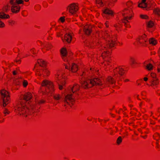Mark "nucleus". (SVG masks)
Listing matches in <instances>:
<instances>
[{
    "label": "nucleus",
    "mask_w": 160,
    "mask_h": 160,
    "mask_svg": "<svg viewBox=\"0 0 160 160\" xmlns=\"http://www.w3.org/2000/svg\"><path fill=\"white\" fill-rule=\"evenodd\" d=\"M40 89L43 95L52 94L54 92V86L52 82L47 80H43L41 84Z\"/></svg>",
    "instance_id": "f257e3e1"
},
{
    "label": "nucleus",
    "mask_w": 160,
    "mask_h": 160,
    "mask_svg": "<svg viewBox=\"0 0 160 160\" xmlns=\"http://www.w3.org/2000/svg\"><path fill=\"white\" fill-rule=\"evenodd\" d=\"M122 15L124 17V18L121 20L122 22L124 24L126 27L129 28L130 25L128 24L129 22L128 19H131L133 15L132 10L131 8H125L122 11Z\"/></svg>",
    "instance_id": "f03ea898"
},
{
    "label": "nucleus",
    "mask_w": 160,
    "mask_h": 160,
    "mask_svg": "<svg viewBox=\"0 0 160 160\" xmlns=\"http://www.w3.org/2000/svg\"><path fill=\"white\" fill-rule=\"evenodd\" d=\"M15 110L21 112V113H20V114H23L24 113L29 114L28 113L29 109L26 107V102L23 100H22L21 99H20V101L18 102L16 105Z\"/></svg>",
    "instance_id": "7ed1b4c3"
},
{
    "label": "nucleus",
    "mask_w": 160,
    "mask_h": 160,
    "mask_svg": "<svg viewBox=\"0 0 160 160\" xmlns=\"http://www.w3.org/2000/svg\"><path fill=\"white\" fill-rule=\"evenodd\" d=\"M0 94L2 100V106L5 107L10 102L9 93L5 89H2L0 90Z\"/></svg>",
    "instance_id": "20e7f679"
},
{
    "label": "nucleus",
    "mask_w": 160,
    "mask_h": 160,
    "mask_svg": "<svg viewBox=\"0 0 160 160\" xmlns=\"http://www.w3.org/2000/svg\"><path fill=\"white\" fill-rule=\"evenodd\" d=\"M148 40L147 36L145 34L139 36L136 39L138 44L142 46H147Z\"/></svg>",
    "instance_id": "39448f33"
},
{
    "label": "nucleus",
    "mask_w": 160,
    "mask_h": 160,
    "mask_svg": "<svg viewBox=\"0 0 160 160\" xmlns=\"http://www.w3.org/2000/svg\"><path fill=\"white\" fill-rule=\"evenodd\" d=\"M146 0H142L141 2L138 4V7L142 8H146V10H148L149 8L152 7V4L150 1L148 0L146 2Z\"/></svg>",
    "instance_id": "423d86ee"
},
{
    "label": "nucleus",
    "mask_w": 160,
    "mask_h": 160,
    "mask_svg": "<svg viewBox=\"0 0 160 160\" xmlns=\"http://www.w3.org/2000/svg\"><path fill=\"white\" fill-rule=\"evenodd\" d=\"M117 41V37L116 35H114L112 39L108 40L107 42L106 47L105 48H108L109 49L113 48L117 44L116 42Z\"/></svg>",
    "instance_id": "0eeeda50"
},
{
    "label": "nucleus",
    "mask_w": 160,
    "mask_h": 160,
    "mask_svg": "<svg viewBox=\"0 0 160 160\" xmlns=\"http://www.w3.org/2000/svg\"><path fill=\"white\" fill-rule=\"evenodd\" d=\"M16 0H10V3L12 5L11 8V12L13 13H18L20 10V7L18 5H16Z\"/></svg>",
    "instance_id": "6e6552de"
},
{
    "label": "nucleus",
    "mask_w": 160,
    "mask_h": 160,
    "mask_svg": "<svg viewBox=\"0 0 160 160\" xmlns=\"http://www.w3.org/2000/svg\"><path fill=\"white\" fill-rule=\"evenodd\" d=\"M76 3H73L68 7L69 8V12L72 14H73L76 13L78 10L79 7Z\"/></svg>",
    "instance_id": "1a4fd4ad"
},
{
    "label": "nucleus",
    "mask_w": 160,
    "mask_h": 160,
    "mask_svg": "<svg viewBox=\"0 0 160 160\" xmlns=\"http://www.w3.org/2000/svg\"><path fill=\"white\" fill-rule=\"evenodd\" d=\"M118 75L117 74H115L113 76H108L107 79V82L108 84L110 85H112L115 84L116 82V80L118 79Z\"/></svg>",
    "instance_id": "9d476101"
},
{
    "label": "nucleus",
    "mask_w": 160,
    "mask_h": 160,
    "mask_svg": "<svg viewBox=\"0 0 160 160\" xmlns=\"http://www.w3.org/2000/svg\"><path fill=\"white\" fill-rule=\"evenodd\" d=\"M32 97V94L29 92H28L24 94L23 95L21 96L20 98L22 100L25 101L26 102L27 101L31 99Z\"/></svg>",
    "instance_id": "9b49d317"
},
{
    "label": "nucleus",
    "mask_w": 160,
    "mask_h": 160,
    "mask_svg": "<svg viewBox=\"0 0 160 160\" xmlns=\"http://www.w3.org/2000/svg\"><path fill=\"white\" fill-rule=\"evenodd\" d=\"M92 27L89 24L85 25L83 28V31L85 34L89 35L92 32Z\"/></svg>",
    "instance_id": "f8f14e48"
},
{
    "label": "nucleus",
    "mask_w": 160,
    "mask_h": 160,
    "mask_svg": "<svg viewBox=\"0 0 160 160\" xmlns=\"http://www.w3.org/2000/svg\"><path fill=\"white\" fill-rule=\"evenodd\" d=\"M80 83L81 87L84 89H88L92 87V85L89 83V80L87 81H80Z\"/></svg>",
    "instance_id": "ddd939ff"
},
{
    "label": "nucleus",
    "mask_w": 160,
    "mask_h": 160,
    "mask_svg": "<svg viewBox=\"0 0 160 160\" xmlns=\"http://www.w3.org/2000/svg\"><path fill=\"white\" fill-rule=\"evenodd\" d=\"M89 83L92 84V87L95 85H101L102 84L101 80L98 78L89 80Z\"/></svg>",
    "instance_id": "4468645a"
},
{
    "label": "nucleus",
    "mask_w": 160,
    "mask_h": 160,
    "mask_svg": "<svg viewBox=\"0 0 160 160\" xmlns=\"http://www.w3.org/2000/svg\"><path fill=\"white\" fill-rule=\"evenodd\" d=\"M72 33L68 32L64 35V39H62L63 42H67L68 43H71L72 38Z\"/></svg>",
    "instance_id": "2eb2a0df"
},
{
    "label": "nucleus",
    "mask_w": 160,
    "mask_h": 160,
    "mask_svg": "<svg viewBox=\"0 0 160 160\" xmlns=\"http://www.w3.org/2000/svg\"><path fill=\"white\" fill-rule=\"evenodd\" d=\"M38 63L39 64V66H38V65H35L33 70H34L37 67H42V68H46L47 64L45 61L42 59H39L38 60Z\"/></svg>",
    "instance_id": "dca6fc26"
},
{
    "label": "nucleus",
    "mask_w": 160,
    "mask_h": 160,
    "mask_svg": "<svg viewBox=\"0 0 160 160\" xmlns=\"http://www.w3.org/2000/svg\"><path fill=\"white\" fill-rule=\"evenodd\" d=\"M103 14L108 15L112 17H113L114 16V12L112 10L108 8H106L102 10Z\"/></svg>",
    "instance_id": "f3484780"
},
{
    "label": "nucleus",
    "mask_w": 160,
    "mask_h": 160,
    "mask_svg": "<svg viewBox=\"0 0 160 160\" xmlns=\"http://www.w3.org/2000/svg\"><path fill=\"white\" fill-rule=\"evenodd\" d=\"M64 100H65V101L68 100V101L71 100L72 104V103H75V99L72 94L67 95L65 96Z\"/></svg>",
    "instance_id": "a211bd4d"
},
{
    "label": "nucleus",
    "mask_w": 160,
    "mask_h": 160,
    "mask_svg": "<svg viewBox=\"0 0 160 160\" xmlns=\"http://www.w3.org/2000/svg\"><path fill=\"white\" fill-rule=\"evenodd\" d=\"M37 69L36 70V75L37 76H42L43 68L41 67H37Z\"/></svg>",
    "instance_id": "6ab92c4d"
},
{
    "label": "nucleus",
    "mask_w": 160,
    "mask_h": 160,
    "mask_svg": "<svg viewBox=\"0 0 160 160\" xmlns=\"http://www.w3.org/2000/svg\"><path fill=\"white\" fill-rule=\"evenodd\" d=\"M56 82L59 86V89L60 90H62L63 88V86H64L66 84V82L65 80H62V82H59V80L58 79L56 81Z\"/></svg>",
    "instance_id": "aec40b11"
},
{
    "label": "nucleus",
    "mask_w": 160,
    "mask_h": 160,
    "mask_svg": "<svg viewBox=\"0 0 160 160\" xmlns=\"http://www.w3.org/2000/svg\"><path fill=\"white\" fill-rule=\"evenodd\" d=\"M159 81L158 78L155 79H152L150 81V86L153 87L154 86H157L159 83Z\"/></svg>",
    "instance_id": "412c9836"
},
{
    "label": "nucleus",
    "mask_w": 160,
    "mask_h": 160,
    "mask_svg": "<svg viewBox=\"0 0 160 160\" xmlns=\"http://www.w3.org/2000/svg\"><path fill=\"white\" fill-rule=\"evenodd\" d=\"M78 70L77 65L75 63H72L71 68L70 70L72 72H76Z\"/></svg>",
    "instance_id": "4be33fe9"
},
{
    "label": "nucleus",
    "mask_w": 160,
    "mask_h": 160,
    "mask_svg": "<svg viewBox=\"0 0 160 160\" xmlns=\"http://www.w3.org/2000/svg\"><path fill=\"white\" fill-rule=\"evenodd\" d=\"M80 86L78 84H75L72 87L71 89L72 92L74 93L75 92L78 91L79 90Z\"/></svg>",
    "instance_id": "5701e85b"
},
{
    "label": "nucleus",
    "mask_w": 160,
    "mask_h": 160,
    "mask_svg": "<svg viewBox=\"0 0 160 160\" xmlns=\"http://www.w3.org/2000/svg\"><path fill=\"white\" fill-rule=\"evenodd\" d=\"M10 18L9 15L6 14L4 12H0V18L2 19H9Z\"/></svg>",
    "instance_id": "b1692460"
},
{
    "label": "nucleus",
    "mask_w": 160,
    "mask_h": 160,
    "mask_svg": "<svg viewBox=\"0 0 160 160\" xmlns=\"http://www.w3.org/2000/svg\"><path fill=\"white\" fill-rule=\"evenodd\" d=\"M149 42L150 44L155 46L157 44L158 40L154 38H152L149 39Z\"/></svg>",
    "instance_id": "393cba45"
},
{
    "label": "nucleus",
    "mask_w": 160,
    "mask_h": 160,
    "mask_svg": "<svg viewBox=\"0 0 160 160\" xmlns=\"http://www.w3.org/2000/svg\"><path fill=\"white\" fill-rule=\"evenodd\" d=\"M118 72V73L120 76H122L125 73V70L121 67H119L118 68H116Z\"/></svg>",
    "instance_id": "a878e982"
},
{
    "label": "nucleus",
    "mask_w": 160,
    "mask_h": 160,
    "mask_svg": "<svg viewBox=\"0 0 160 160\" xmlns=\"http://www.w3.org/2000/svg\"><path fill=\"white\" fill-rule=\"evenodd\" d=\"M61 54L62 56L66 57L67 55V50L66 48H63L61 49Z\"/></svg>",
    "instance_id": "bb28decb"
},
{
    "label": "nucleus",
    "mask_w": 160,
    "mask_h": 160,
    "mask_svg": "<svg viewBox=\"0 0 160 160\" xmlns=\"http://www.w3.org/2000/svg\"><path fill=\"white\" fill-rule=\"evenodd\" d=\"M50 74V71L46 68H43L42 76H48Z\"/></svg>",
    "instance_id": "cd10ccee"
},
{
    "label": "nucleus",
    "mask_w": 160,
    "mask_h": 160,
    "mask_svg": "<svg viewBox=\"0 0 160 160\" xmlns=\"http://www.w3.org/2000/svg\"><path fill=\"white\" fill-rule=\"evenodd\" d=\"M130 61L131 62L132 64H137L138 62H137V58L134 56H132L130 57Z\"/></svg>",
    "instance_id": "c85d7f7f"
},
{
    "label": "nucleus",
    "mask_w": 160,
    "mask_h": 160,
    "mask_svg": "<svg viewBox=\"0 0 160 160\" xmlns=\"http://www.w3.org/2000/svg\"><path fill=\"white\" fill-rule=\"evenodd\" d=\"M110 54V52L108 51H104L102 53V56L103 58H106Z\"/></svg>",
    "instance_id": "c756f323"
},
{
    "label": "nucleus",
    "mask_w": 160,
    "mask_h": 160,
    "mask_svg": "<svg viewBox=\"0 0 160 160\" xmlns=\"http://www.w3.org/2000/svg\"><path fill=\"white\" fill-rule=\"evenodd\" d=\"M154 25V23L152 21H149L147 24V27L148 28H152Z\"/></svg>",
    "instance_id": "7c9ffc66"
},
{
    "label": "nucleus",
    "mask_w": 160,
    "mask_h": 160,
    "mask_svg": "<svg viewBox=\"0 0 160 160\" xmlns=\"http://www.w3.org/2000/svg\"><path fill=\"white\" fill-rule=\"evenodd\" d=\"M31 111L32 113L37 112L39 111L38 108V107H37L36 106H33Z\"/></svg>",
    "instance_id": "2f4dec72"
},
{
    "label": "nucleus",
    "mask_w": 160,
    "mask_h": 160,
    "mask_svg": "<svg viewBox=\"0 0 160 160\" xmlns=\"http://www.w3.org/2000/svg\"><path fill=\"white\" fill-rule=\"evenodd\" d=\"M61 98L59 94H56L53 95V98L56 101L59 100Z\"/></svg>",
    "instance_id": "473e14b6"
},
{
    "label": "nucleus",
    "mask_w": 160,
    "mask_h": 160,
    "mask_svg": "<svg viewBox=\"0 0 160 160\" xmlns=\"http://www.w3.org/2000/svg\"><path fill=\"white\" fill-rule=\"evenodd\" d=\"M153 137L154 139L157 141V140L160 139H159L160 138V134L158 132H156L153 135Z\"/></svg>",
    "instance_id": "72a5a7b5"
},
{
    "label": "nucleus",
    "mask_w": 160,
    "mask_h": 160,
    "mask_svg": "<svg viewBox=\"0 0 160 160\" xmlns=\"http://www.w3.org/2000/svg\"><path fill=\"white\" fill-rule=\"evenodd\" d=\"M114 27L115 28L116 30L118 32L119 31H120V28L122 27V26L118 23V24H114Z\"/></svg>",
    "instance_id": "f704fd0d"
},
{
    "label": "nucleus",
    "mask_w": 160,
    "mask_h": 160,
    "mask_svg": "<svg viewBox=\"0 0 160 160\" xmlns=\"http://www.w3.org/2000/svg\"><path fill=\"white\" fill-rule=\"evenodd\" d=\"M153 12L155 14L160 16V9L159 8H157L153 10Z\"/></svg>",
    "instance_id": "c9c22d12"
},
{
    "label": "nucleus",
    "mask_w": 160,
    "mask_h": 160,
    "mask_svg": "<svg viewBox=\"0 0 160 160\" xmlns=\"http://www.w3.org/2000/svg\"><path fill=\"white\" fill-rule=\"evenodd\" d=\"M64 102L66 103V104H65L64 105V106H66V104L68 105H69L70 107H72L73 105L74 104V103H72H72L71 100L69 101H65V100H64Z\"/></svg>",
    "instance_id": "e433bc0d"
},
{
    "label": "nucleus",
    "mask_w": 160,
    "mask_h": 160,
    "mask_svg": "<svg viewBox=\"0 0 160 160\" xmlns=\"http://www.w3.org/2000/svg\"><path fill=\"white\" fill-rule=\"evenodd\" d=\"M153 67L151 63H149L147 65L146 69L150 71L152 69Z\"/></svg>",
    "instance_id": "4c0bfd02"
},
{
    "label": "nucleus",
    "mask_w": 160,
    "mask_h": 160,
    "mask_svg": "<svg viewBox=\"0 0 160 160\" xmlns=\"http://www.w3.org/2000/svg\"><path fill=\"white\" fill-rule=\"evenodd\" d=\"M143 82L142 79H138L137 81L136 84L138 86H141Z\"/></svg>",
    "instance_id": "58836bf2"
},
{
    "label": "nucleus",
    "mask_w": 160,
    "mask_h": 160,
    "mask_svg": "<svg viewBox=\"0 0 160 160\" xmlns=\"http://www.w3.org/2000/svg\"><path fill=\"white\" fill-rule=\"evenodd\" d=\"M122 141V139L121 136L119 137L117 140V144L119 145H120Z\"/></svg>",
    "instance_id": "ea45409f"
},
{
    "label": "nucleus",
    "mask_w": 160,
    "mask_h": 160,
    "mask_svg": "<svg viewBox=\"0 0 160 160\" xmlns=\"http://www.w3.org/2000/svg\"><path fill=\"white\" fill-rule=\"evenodd\" d=\"M140 17L142 19H149V17L147 15L141 14Z\"/></svg>",
    "instance_id": "a19ab883"
},
{
    "label": "nucleus",
    "mask_w": 160,
    "mask_h": 160,
    "mask_svg": "<svg viewBox=\"0 0 160 160\" xmlns=\"http://www.w3.org/2000/svg\"><path fill=\"white\" fill-rule=\"evenodd\" d=\"M45 47L47 48V50H49L52 47V45L50 43L46 44Z\"/></svg>",
    "instance_id": "79ce46f5"
},
{
    "label": "nucleus",
    "mask_w": 160,
    "mask_h": 160,
    "mask_svg": "<svg viewBox=\"0 0 160 160\" xmlns=\"http://www.w3.org/2000/svg\"><path fill=\"white\" fill-rule=\"evenodd\" d=\"M2 12H7L8 10V5L4 6L2 8Z\"/></svg>",
    "instance_id": "37998d69"
},
{
    "label": "nucleus",
    "mask_w": 160,
    "mask_h": 160,
    "mask_svg": "<svg viewBox=\"0 0 160 160\" xmlns=\"http://www.w3.org/2000/svg\"><path fill=\"white\" fill-rule=\"evenodd\" d=\"M24 1L22 0H16V5L17 4H23Z\"/></svg>",
    "instance_id": "c03bdc74"
},
{
    "label": "nucleus",
    "mask_w": 160,
    "mask_h": 160,
    "mask_svg": "<svg viewBox=\"0 0 160 160\" xmlns=\"http://www.w3.org/2000/svg\"><path fill=\"white\" fill-rule=\"evenodd\" d=\"M151 76L153 79L157 78V75L155 73L151 72Z\"/></svg>",
    "instance_id": "a18cd8bd"
},
{
    "label": "nucleus",
    "mask_w": 160,
    "mask_h": 160,
    "mask_svg": "<svg viewBox=\"0 0 160 160\" xmlns=\"http://www.w3.org/2000/svg\"><path fill=\"white\" fill-rule=\"evenodd\" d=\"M46 102V101L45 100L42 99V100H39L38 102V103L40 105V104H43L45 103Z\"/></svg>",
    "instance_id": "49530a36"
},
{
    "label": "nucleus",
    "mask_w": 160,
    "mask_h": 160,
    "mask_svg": "<svg viewBox=\"0 0 160 160\" xmlns=\"http://www.w3.org/2000/svg\"><path fill=\"white\" fill-rule=\"evenodd\" d=\"M156 144L157 145V147L158 148H159L160 149V139L157 141Z\"/></svg>",
    "instance_id": "de8ad7c7"
},
{
    "label": "nucleus",
    "mask_w": 160,
    "mask_h": 160,
    "mask_svg": "<svg viewBox=\"0 0 160 160\" xmlns=\"http://www.w3.org/2000/svg\"><path fill=\"white\" fill-rule=\"evenodd\" d=\"M9 24L11 26H12L15 24V22L14 20H9L8 22Z\"/></svg>",
    "instance_id": "09e8293b"
},
{
    "label": "nucleus",
    "mask_w": 160,
    "mask_h": 160,
    "mask_svg": "<svg viewBox=\"0 0 160 160\" xmlns=\"http://www.w3.org/2000/svg\"><path fill=\"white\" fill-rule=\"evenodd\" d=\"M28 85V82L26 80H24L23 82V86L24 87H26Z\"/></svg>",
    "instance_id": "8fccbe9b"
},
{
    "label": "nucleus",
    "mask_w": 160,
    "mask_h": 160,
    "mask_svg": "<svg viewBox=\"0 0 160 160\" xmlns=\"http://www.w3.org/2000/svg\"><path fill=\"white\" fill-rule=\"evenodd\" d=\"M5 26V25L3 22L0 20V28H3Z\"/></svg>",
    "instance_id": "3c124183"
},
{
    "label": "nucleus",
    "mask_w": 160,
    "mask_h": 160,
    "mask_svg": "<svg viewBox=\"0 0 160 160\" xmlns=\"http://www.w3.org/2000/svg\"><path fill=\"white\" fill-rule=\"evenodd\" d=\"M64 65L65 66V69L69 70H70L71 68L69 64L67 65L66 64H64Z\"/></svg>",
    "instance_id": "603ef678"
},
{
    "label": "nucleus",
    "mask_w": 160,
    "mask_h": 160,
    "mask_svg": "<svg viewBox=\"0 0 160 160\" xmlns=\"http://www.w3.org/2000/svg\"><path fill=\"white\" fill-rule=\"evenodd\" d=\"M96 3L97 4H100L101 5L103 4V3L101 0H96Z\"/></svg>",
    "instance_id": "864d4df0"
},
{
    "label": "nucleus",
    "mask_w": 160,
    "mask_h": 160,
    "mask_svg": "<svg viewBox=\"0 0 160 160\" xmlns=\"http://www.w3.org/2000/svg\"><path fill=\"white\" fill-rule=\"evenodd\" d=\"M152 129L154 130L160 129V126L158 125H156L155 128H152Z\"/></svg>",
    "instance_id": "5fc2aeb1"
},
{
    "label": "nucleus",
    "mask_w": 160,
    "mask_h": 160,
    "mask_svg": "<svg viewBox=\"0 0 160 160\" xmlns=\"http://www.w3.org/2000/svg\"><path fill=\"white\" fill-rule=\"evenodd\" d=\"M65 17H62L60 18L59 20L61 21V22H63L65 21Z\"/></svg>",
    "instance_id": "6e6d98bb"
},
{
    "label": "nucleus",
    "mask_w": 160,
    "mask_h": 160,
    "mask_svg": "<svg viewBox=\"0 0 160 160\" xmlns=\"http://www.w3.org/2000/svg\"><path fill=\"white\" fill-rule=\"evenodd\" d=\"M10 113V112L8 111V110L7 108H5L4 112L3 113L5 114H9Z\"/></svg>",
    "instance_id": "4d7b16f0"
},
{
    "label": "nucleus",
    "mask_w": 160,
    "mask_h": 160,
    "mask_svg": "<svg viewBox=\"0 0 160 160\" xmlns=\"http://www.w3.org/2000/svg\"><path fill=\"white\" fill-rule=\"evenodd\" d=\"M99 42H98V40L95 41V43H94L95 48H96V46L99 45Z\"/></svg>",
    "instance_id": "13d9d810"
},
{
    "label": "nucleus",
    "mask_w": 160,
    "mask_h": 160,
    "mask_svg": "<svg viewBox=\"0 0 160 160\" xmlns=\"http://www.w3.org/2000/svg\"><path fill=\"white\" fill-rule=\"evenodd\" d=\"M157 73L160 74V64L158 66Z\"/></svg>",
    "instance_id": "bf43d9fd"
},
{
    "label": "nucleus",
    "mask_w": 160,
    "mask_h": 160,
    "mask_svg": "<svg viewBox=\"0 0 160 160\" xmlns=\"http://www.w3.org/2000/svg\"><path fill=\"white\" fill-rule=\"evenodd\" d=\"M31 52L34 54L36 53V50L34 48H32L31 49Z\"/></svg>",
    "instance_id": "052dcab7"
},
{
    "label": "nucleus",
    "mask_w": 160,
    "mask_h": 160,
    "mask_svg": "<svg viewBox=\"0 0 160 160\" xmlns=\"http://www.w3.org/2000/svg\"><path fill=\"white\" fill-rule=\"evenodd\" d=\"M110 2L114 3L116 2L118 0H108Z\"/></svg>",
    "instance_id": "680f3d73"
},
{
    "label": "nucleus",
    "mask_w": 160,
    "mask_h": 160,
    "mask_svg": "<svg viewBox=\"0 0 160 160\" xmlns=\"http://www.w3.org/2000/svg\"><path fill=\"white\" fill-rule=\"evenodd\" d=\"M132 4V3L131 2H127L126 5L127 6H131Z\"/></svg>",
    "instance_id": "e2e57ef3"
},
{
    "label": "nucleus",
    "mask_w": 160,
    "mask_h": 160,
    "mask_svg": "<svg viewBox=\"0 0 160 160\" xmlns=\"http://www.w3.org/2000/svg\"><path fill=\"white\" fill-rule=\"evenodd\" d=\"M90 46L92 48H94V43H91L90 44Z\"/></svg>",
    "instance_id": "0e129e2a"
},
{
    "label": "nucleus",
    "mask_w": 160,
    "mask_h": 160,
    "mask_svg": "<svg viewBox=\"0 0 160 160\" xmlns=\"http://www.w3.org/2000/svg\"><path fill=\"white\" fill-rule=\"evenodd\" d=\"M150 124L152 125H154L155 124V122L153 121H151L150 122Z\"/></svg>",
    "instance_id": "69168bd1"
},
{
    "label": "nucleus",
    "mask_w": 160,
    "mask_h": 160,
    "mask_svg": "<svg viewBox=\"0 0 160 160\" xmlns=\"http://www.w3.org/2000/svg\"><path fill=\"white\" fill-rule=\"evenodd\" d=\"M12 74L13 75H15L17 74L16 72V71H14L12 72Z\"/></svg>",
    "instance_id": "338daca9"
},
{
    "label": "nucleus",
    "mask_w": 160,
    "mask_h": 160,
    "mask_svg": "<svg viewBox=\"0 0 160 160\" xmlns=\"http://www.w3.org/2000/svg\"><path fill=\"white\" fill-rule=\"evenodd\" d=\"M148 78L147 77H144V78H143V80L144 81H148Z\"/></svg>",
    "instance_id": "774afa93"
}]
</instances>
